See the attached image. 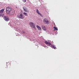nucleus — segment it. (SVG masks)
I'll return each mask as SVG.
<instances>
[{"label":"nucleus","instance_id":"1","mask_svg":"<svg viewBox=\"0 0 79 79\" xmlns=\"http://www.w3.org/2000/svg\"><path fill=\"white\" fill-rule=\"evenodd\" d=\"M6 12L7 14H9L10 16L13 15L14 12H12V9L11 8L7 7L6 8Z\"/></svg>","mask_w":79,"mask_h":79},{"label":"nucleus","instance_id":"2","mask_svg":"<svg viewBox=\"0 0 79 79\" xmlns=\"http://www.w3.org/2000/svg\"><path fill=\"white\" fill-rule=\"evenodd\" d=\"M17 16L19 18L22 19H24L25 18V16L23 15V13H21L17 15Z\"/></svg>","mask_w":79,"mask_h":79},{"label":"nucleus","instance_id":"3","mask_svg":"<svg viewBox=\"0 0 79 79\" xmlns=\"http://www.w3.org/2000/svg\"><path fill=\"white\" fill-rule=\"evenodd\" d=\"M43 22L45 24H48L50 23L48 20L46 18L44 19L43 20Z\"/></svg>","mask_w":79,"mask_h":79},{"label":"nucleus","instance_id":"4","mask_svg":"<svg viewBox=\"0 0 79 79\" xmlns=\"http://www.w3.org/2000/svg\"><path fill=\"white\" fill-rule=\"evenodd\" d=\"M29 24L31 27L35 29V25L34 23H33L32 22H30L29 23Z\"/></svg>","mask_w":79,"mask_h":79},{"label":"nucleus","instance_id":"5","mask_svg":"<svg viewBox=\"0 0 79 79\" xmlns=\"http://www.w3.org/2000/svg\"><path fill=\"white\" fill-rule=\"evenodd\" d=\"M23 10L25 12H28V9L27 7L25 6H23Z\"/></svg>","mask_w":79,"mask_h":79},{"label":"nucleus","instance_id":"6","mask_svg":"<svg viewBox=\"0 0 79 79\" xmlns=\"http://www.w3.org/2000/svg\"><path fill=\"white\" fill-rule=\"evenodd\" d=\"M4 19L6 21H9V18L7 16H4Z\"/></svg>","mask_w":79,"mask_h":79},{"label":"nucleus","instance_id":"7","mask_svg":"<svg viewBox=\"0 0 79 79\" xmlns=\"http://www.w3.org/2000/svg\"><path fill=\"white\" fill-rule=\"evenodd\" d=\"M36 13H38V15H40V16H41V17H43V16L42 15V14H40V13H39V10H38V9H36Z\"/></svg>","mask_w":79,"mask_h":79},{"label":"nucleus","instance_id":"8","mask_svg":"<svg viewBox=\"0 0 79 79\" xmlns=\"http://www.w3.org/2000/svg\"><path fill=\"white\" fill-rule=\"evenodd\" d=\"M3 11H4V9H2L0 11V16L2 15Z\"/></svg>","mask_w":79,"mask_h":79},{"label":"nucleus","instance_id":"9","mask_svg":"<svg viewBox=\"0 0 79 79\" xmlns=\"http://www.w3.org/2000/svg\"><path fill=\"white\" fill-rule=\"evenodd\" d=\"M45 43L47 44V45H51V43H50V42H48V41H45Z\"/></svg>","mask_w":79,"mask_h":79},{"label":"nucleus","instance_id":"10","mask_svg":"<svg viewBox=\"0 0 79 79\" xmlns=\"http://www.w3.org/2000/svg\"><path fill=\"white\" fill-rule=\"evenodd\" d=\"M36 27L39 31H41V27H39V26L37 25L36 26Z\"/></svg>","mask_w":79,"mask_h":79},{"label":"nucleus","instance_id":"11","mask_svg":"<svg viewBox=\"0 0 79 79\" xmlns=\"http://www.w3.org/2000/svg\"><path fill=\"white\" fill-rule=\"evenodd\" d=\"M42 27L44 31H46L47 28L45 27V26L42 25Z\"/></svg>","mask_w":79,"mask_h":79},{"label":"nucleus","instance_id":"12","mask_svg":"<svg viewBox=\"0 0 79 79\" xmlns=\"http://www.w3.org/2000/svg\"><path fill=\"white\" fill-rule=\"evenodd\" d=\"M51 47H52V48H54V49H56V47H55V45H51Z\"/></svg>","mask_w":79,"mask_h":79},{"label":"nucleus","instance_id":"13","mask_svg":"<svg viewBox=\"0 0 79 79\" xmlns=\"http://www.w3.org/2000/svg\"><path fill=\"white\" fill-rule=\"evenodd\" d=\"M53 28L55 30H56L57 31H58V28L55 27H54Z\"/></svg>","mask_w":79,"mask_h":79},{"label":"nucleus","instance_id":"14","mask_svg":"<svg viewBox=\"0 0 79 79\" xmlns=\"http://www.w3.org/2000/svg\"><path fill=\"white\" fill-rule=\"evenodd\" d=\"M23 14L25 15V16H27V14L26 12H24Z\"/></svg>","mask_w":79,"mask_h":79},{"label":"nucleus","instance_id":"15","mask_svg":"<svg viewBox=\"0 0 79 79\" xmlns=\"http://www.w3.org/2000/svg\"><path fill=\"white\" fill-rule=\"evenodd\" d=\"M23 2H24V3H25L26 2V0H22Z\"/></svg>","mask_w":79,"mask_h":79}]
</instances>
